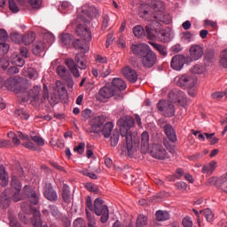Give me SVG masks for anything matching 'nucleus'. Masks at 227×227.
<instances>
[{"label": "nucleus", "instance_id": "nucleus-1", "mask_svg": "<svg viewBox=\"0 0 227 227\" xmlns=\"http://www.w3.org/2000/svg\"><path fill=\"white\" fill-rule=\"evenodd\" d=\"M151 8L153 10V12H150L148 9H145L140 13V17L144 19V20H153L154 22H158L157 28H153V31L156 34V36L160 38V42L168 43V42H170L171 40L169 37L170 35L164 30V28H162L160 22H162V24H171V15L165 12L166 6L160 0H152Z\"/></svg>", "mask_w": 227, "mask_h": 227}, {"label": "nucleus", "instance_id": "nucleus-2", "mask_svg": "<svg viewBox=\"0 0 227 227\" xmlns=\"http://www.w3.org/2000/svg\"><path fill=\"white\" fill-rule=\"evenodd\" d=\"M134 125H136V120L130 115H123L117 121L121 137H122V141L126 143L128 150H132L134 135L130 129H132Z\"/></svg>", "mask_w": 227, "mask_h": 227}, {"label": "nucleus", "instance_id": "nucleus-3", "mask_svg": "<svg viewBox=\"0 0 227 227\" xmlns=\"http://www.w3.org/2000/svg\"><path fill=\"white\" fill-rule=\"evenodd\" d=\"M75 33L78 36H81L82 40L74 39L72 42L74 49L82 51L83 54H87V52H90V46H88L86 43H90L92 40L91 31H90L86 26L80 24L76 27Z\"/></svg>", "mask_w": 227, "mask_h": 227}, {"label": "nucleus", "instance_id": "nucleus-4", "mask_svg": "<svg viewBox=\"0 0 227 227\" xmlns=\"http://www.w3.org/2000/svg\"><path fill=\"white\" fill-rule=\"evenodd\" d=\"M65 64L75 79H79V77H81V72H79V69L86 70L87 68L86 62H84V56L82 54H77L74 57V59H67L65 60Z\"/></svg>", "mask_w": 227, "mask_h": 227}, {"label": "nucleus", "instance_id": "nucleus-5", "mask_svg": "<svg viewBox=\"0 0 227 227\" xmlns=\"http://www.w3.org/2000/svg\"><path fill=\"white\" fill-rule=\"evenodd\" d=\"M4 86L7 90L15 91L18 97H20L27 90V81L20 76H15L14 78L7 79L4 82Z\"/></svg>", "mask_w": 227, "mask_h": 227}, {"label": "nucleus", "instance_id": "nucleus-6", "mask_svg": "<svg viewBox=\"0 0 227 227\" xmlns=\"http://www.w3.org/2000/svg\"><path fill=\"white\" fill-rule=\"evenodd\" d=\"M94 213L96 215H101L100 221L103 224L109 221V207L104 204V200L100 198L94 200Z\"/></svg>", "mask_w": 227, "mask_h": 227}, {"label": "nucleus", "instance_id": "nucleus-7", "mask_svg": "<svg viewBox=\"0 0 227 227\" xmlns=\"http://www.w3.org/2000/svg\"><path fill=\"white\" fill-rule=\"evenodd\" d=\"M158 125L160 129H163L164 134L167 136L170 143H176V141H178L176 131H175V128H173V125H171L168 120L164 118L160 119L158 121Z\"/></svg>", "mask_w": 227, "mask_h": 227}, {"label": "nucleus", "instance_id": "nucleus-8", "mask_svg": "<svg viewBox=\"0 0 227 227\" xmlns=\"http://www.w3.org/2000/svg\"><path fill=\"white\" fill-rule=\"evenodd\" d=\"M158 113L165 118H173L175 116V105L169 101L160 99L157 104Z\"/></svg>", "mask_w": 227, "mask_h": 227}, {"label": "nucleus", "instance_id": "nucleus-9", "mask_svg": "<svg viewBox=\"0 0 227 227\" xmlns=\"http://www.w3.org/2000/svg\"><path fill=\"white\" fill-rule=\"evenodd\" d=\"M176 79H177V85H179L180 88H184V89L194 88V86H196V83L198 82V77H196V74H183V75L177 76Z\"/></svg>", "mask_w": 227, "mask_h": 227}, {"label": "nucleus", "instance_id": "nucleus-10", "mask_svg": "<svg viewBox=\"0 0 227 227\" xmlns=\"http://www.w3.org/2000/svg\"><path fill=\"white\" fill-rule=\"evenodd\" d=\"M40 91H42V86L36 85L30 89L28 91L27 90H25L24 93H21V95H20V98L23 102H27L28 100H30V98L36 102L37 100H40Z\"/></svg>", "mask_w": 227, "mask_h": 227}, {"label": "nucleus", "instance_id": "nucleus-11", "mask_svg": "<svg viewBox=\"0 0 227 227\" xmlns=\"http://www.w3.org/2000/svg\"><path fill=\"white\" fill-rule=\"evenodd\" d=\"M110 86L116 94V100H121L123 98V93L121 91L127 90V83H125V81L121 78H114Z\"/></svg>", "mask_w": 227, "mask_h": 227}, {"label": "nucleus", "instance_id": "nucleus-12", "mask_svg": "<svg viewBox=\"0 0 227 227\" xmlns=\"http://www.w3.org/2000/svg\"><path fill=\"white\" fill-rule=\"evenodd\" d=\"M106 121L105 115H99L92 118L90 120V134H100L102 132V127L104 125V122Z\"/></svg>", "mask_w": 227, "mask_h": 227}, {"label": "nucleus", "instance_id": "nucleus-13", "mask_svg": "<svg viewBox=\"0 0 227 227\" xmlns=\"http://www.w3.org/2000/svg\"><path fill=\"white\" fill-rule=\"evenodd\" d=\"M23 194L27 196L28 201L31 205H38L40 202V193L29 187V185H25L23 188Z\"/></svg>", "mask_w": 227, "mask_h": 227}, {"label": "nucleus", "instance_id": "nucleus-14", "mask_svg": "<svg viewBox=\"0 0 227 227\" xmlns=\"http://www.w3.org/2000/svg\"><path fill=\"white\" fill-rule=\"evenodd\" d=\"M112 97H114V100H116V94L114 92V89L111 87V83L102 87L97 95L98 100L100 101H102V98H111Z\"/></svg>", "mask_w": 227, "mask_h": 227}, {"label": "nucleus", "instance_id": "nucleus-15", "mask_svg": "<svg viewBox=\"0 0 227 227\" xmlns=\"http://www.w3.org/2000/svg\"><path fill=\"white\" fill-rule=\"evenodd\" d=\"M151 155L153 157V159H158L160 160L168 159V152L160 144H156L153 146L151 150Z\"/></svg>", "mask_w": 227, "mask_h": 227}, {"label": "nucleus", "instance_id": "nucleus-16", "mask_svg": "<svg viewBox=\"0 0 227 227\" xmlns=\"http://www.w3.org/2000/svg\"><path fill=\"white\" fill-rule=\"evenodd\" d=\"M141 63L145 68H153L157 63V54L153 51H149L143 59H141Z\"/></svg>", "mask_w": 227, "mask_h": 227}, {"label": "nucleus", "instance_id": "nucleus-17", "mask_svg": "<svg viewBox=\"0 0 227 227\" xmlns=\"http://www.w3.org/2000/svg\"><path fill=\"white\" fill-rule=\"evenodd\" d=\"M130 49L133 54L137 58H140V59H143L145 55L152 50L146 43L132 44Z\"/></svg>", "mask_w": 227, "mask_h": 227}, {"label": "nucleus", "instance_id": "nucleus-18", "mask_svg": "<svg viewBox=\"0 0 227 227\" xmlns=\"http://www.w3.org/2000/svg\"><path fill=\"white\" fill-rule=\"evenodd\" d=\"M189 52L190 59H192V61H198L199 59H201V58H203V55L205 54V50L200 44H193L190 47Z\"/></svg>", "mask_w": 227, "mask_h": 227}, {"label": "nucleus", "instance_id": "nucleus-19", "mask_svg": "<svg viewBox=\"0 0 227 227\" xmlns=\"http://www.w3.org/2000/svg\"><path fill=\"white\" fill-rule=\"evenodd\" d=\"M42 214L43 215H44V217H49V215H51L52 217H54V219L59 221L63 213L59 211V207H58V206L54 204H50L48 206V209H43Z\"/></svg>", "mask_w": 227, "mask_h": 227}, {"label": "nucleus", "instance_id": "nucleus-20", "mask_svg": "<svg viewBox=\"0 0 227 227\" xmlns=\"http://www.w3.org/2000/svg\"><path fill=\"white\" fill-rule=\"evenodd\" d=\"M43 194L48 201H51V203H56V201H58V192H56L51 184L45 185Z\"/></svg>", "mask_w": 227, "mask_h": 227}, {"label": "nucleus", "instance_id": "nucleus-21", "mask_svg": "<svg viewBox=\"0 0 227 227\" xmlns=\"http://www.w3.org/2000/svg\"><path fill=\"white\" fill-rule=\"evenodd\" d=\"M121 73L122 75H124L125 79H127L129 82H131V84L137 82L139 75L137 74V72H136V70H134L129 66L125 67L122 69Z\"/></svg>", "mask_w": 227, "mask_h": 227}, {"label": "nucleus", "instance_id": "nucleus-22", "mask_svg": "<svg viewBox=\"0 0 227 227\" xmlns=\"http://www.w3.org/2000/svg\"><path fill=\"white\" fill-rule=\"evenodd\" d=\"M185 65V57L184 55H176L172 58L170 67L173 70L180 71Z\"/></svg>", "mask_w": 227, "mask_h": 227}, {"label": "nucleus", "instance_id": "nucleus-23", "mask_svg": "<svg viewBox=\"0 0 227 227\" xmlns=\"http://www.w3.org/2000/svg\"><path fill=\"white\" fill-rule=\"evenodd\" d=\"M140 145H141L142 153H146V152L150 150V134L148 133V131H144L141 134Z\"/></svg>", "mask_w": 227, "mask_h": 227}, {"label": "nucleus", "instance_id": "nucleus-24", "mask_svg": "<svg viewBox=\"0 0 227 227\" xmlns=\"http://www.w3.org/2000/svg\"><path fill=\"white\" fill-rule=\"evenodd\" d=\"M8 40V32L4 29H0V49L6 53L10 51V44L6 43Z\"/></svg>", "mask_w": 227, "mask_h": 227}, {"label": "nucleus", "instance_id": "nucleus-25", "mask_svg": "<svg viewBox=\"0 0 227 227\" xmlns=\"http://www.w3.org/2000/svg\"><path fill=\"white\" fill-rule=\"evenodd\" d=\"M61 197L63 201L67 205L72 201V193L70 192V187L67 184H63Z\"/></svg>", "mask_w": 227, "mask_h": 227}, {"label": "nucleus", "instance_id": "nucleus-26", "mask_svg": "<svg viewBox=\"0 0 227 227\" xmlns=\"http://www.w3.org/2000/svg\"><path fill=\"white\" fill-rule=\"evenodd\" d=\"M149 43L150 45H152V47H153V49H155V51L159 52L160 56H163L164 58L168 56V47L153 42H150Z\"/></svg>", "mask_w": 227, "mask_h": 227}, {"label": "nucleus", "instance_id": "nucleus-27", "mask_svg": "<svg viewBox=\"0 0 227 227\" xmlns=\"http://www.w3.org/2000/svg\"><path fill=\"white\" fill-rule=\"evenodd\" d=\"M113 129H114V124L113 122L108 121L106 122L103 129H101V132L106 138L111 137V134L113 133Z\"/></svg>", "mask_w": 227, "mask_h": 227}, {"label": "nucleus", "instance_id": "nucleus-28", "mask_svg": "<svg viewBox=\"0 0 227 227\" xmlns=\"http://www.w3.org/2000/svg\"><path fill=\"white\" fill-rule=\"evenodd\" d=\"M35 40H36V34L29 32L22 36L21 43H24V45H31Z\"/></svg>", "mask_w": 227, "mask_h": 227}, {"label": "nucleus", "instance_id": "nucleus-29", "mask_svg": "<svg viewBox=\"0 0 227 227\" xmlns=\"http://www.w3.org/2000/svg\"><path fill=\"white\" fill-rule=\"evenodd\" d=\"M73 38L74 36L71 34H61L59 35V43L64 47H69L70 43H72Z\"/></svg>", "mask_w": 227, "mask_h": 227}, {"label": "nucleus", "instance_id": "nucleus-30", "mask_svg": "<svg viewBox=\"0 0 227 227\" xmlns=\"http://www.w3.org/2000/svg\"><path fill=\"white\" fill-rule=\"evenodd\" d=\"M6 194H8V190L3 192L0 196V206L4 208H8L10 207V203H12V200H10V198H8V195Z\"/></svg>", "mask_w": 227, "mask_h": 227}, {"label": "nucleus", "instance_id": "nucleus-31", "mask_svg": "<svg viewBox=\"0 0 227 227\" xmlns=\"http://www.w3.org/2000/svg\"><path fill=\"white\" fill-rule=\"evenodd\" d=\"M120 136H121V131H119L118 129H114V131L110 135L111 146H114V147L118 146V143L120 141Z\"/></svg>", "mask_w": 227, "mask_h": 227}, {"label": "nucleus", "instance_id": "nucleus-32", "mask_svg": "<svg viewBox=\"0 0 227 227\" xmlns=\"http://www.w3.org/2000/svg\"><path fill=\"white\" fill-rule=\"evenodd\" d=\"M38 73L36 72V69L33 67H25L22 70V75L24 77H28V79H36V75Z\"/></svg>", "mask_w": 227, "mask_h": 227}, {"label": "nucleus", "instance_id": "nucleus-33", "mask_svg": "<svg viewBox=\"0 0 227 227\" xmlns=\"http://www.w3.org/2000/svg\"><path fill=\"white\" fill-rule=\"evenodd\" d=\"M0 180L2 182V187L8 185V173H6V168L3 165L0 166Z\"/></svg>", "mask_w": 227, "mask_h": 227}, {"label": "nucleus", "instance_id": "nucleus-34", "mask_svg": "<svg viewBox=\"0 0 227 227\" xmlns=\"http://www.w3.org/2000/svg\"><path fill=\"white\" fill-rule=\"evenodd\" d=\"M43 51H45V43L42 41L37 42L33 48V53L35 56H41Z\"/></svg>", "mask_w": 227, "mask_h": 227}, {"label": "nucleus", "instance_id": "nucleus-35", "mask_svg": "<svg viewBox=\"0 0 227 227\" xmlns=\"http://www.w3.org/2000/svg\"><path fill=\"white\" fill-rule=\"evenodd\" d=\"M217 167V162L215 160L210 161L207 165H204L202 168V173H207V175H212L214 169Z\"/></svg>", "mask_w": 227, "mask_h": 227}, {"label": "nucleus", "instance_id": "nucleus-36", "mask_svg": "<svg viewBox=\"0 0 227 227\" xmlns=\"http://www.w3.org/2000/svg\"><path fill=\"white\" fill-rule=\"evenodd\" d=\"M14 116L17 120H29V114L24 109H18L14 112Z\"/></svg>", "mask_w": 227, "mask_h": 227}, {"label": "nucleus", "instance_id": "nucleus-37", "mask_svg": "<svg viewBox=\"0 0 227 227\" xmlns=\"http://www.w3.org/2000/svg\"><path fill=\"white\" fill-rule=\"evenodd\" d=\"M40 211H35L33 217L31 218V223L34 227H42V218L40 217Z\"/></svg>", "mask_w": 227, "mask_h": 227}, {"label": "nucleus", "instance_id": "nucleus-38", "mask_svg": "<svg viewBox=\"0 0 227 227\" xmlns=\"http://www.w3.org/2000/svg\"><path fill=\"white\" fill-rule=\"evenodd\" d=\"M156 221H168L169 220V213L168 211L158 210L155 213Z\"/></svg>", "mask_w": 227, "mask_h": 227}, {"label": "nucleus", "instance_id": "nucleus-39", "mask_svg": "<svg viewBox=\"0 0 227 227\" xmlns=\"http://www.w3.org/2000/svg\"><path fill=\"white\" fill-rule=\"evenodd\" d=\"M133 34L137 38H143L145 36V28H144L141 25L135 26L133 27Z\"/></svg>", "mask_w": 227, "mask_h": 227}, {"label": "nucleus", "instance_id": "nucleus-40", "mask_svg": "<svg viewBox=\"0 0 227 227\" xmlns=\"http://www.w3.org/2000/svg\"><path fill=\"white\" fill-rule=\"evenodd\" d=\"M205 59L209 63H212L215 59V51L212 48H207L205 51Z\"/></svg>", "mask_w": 227, "mask_h": 227}, {"label": "nucleus", "instance_id": "nucleus-41", "mask_svg": "<svg viewBox=\"0 0 227 227\" xmlns=\"http://www.w3.org/2000/svg\"><path fill=\"white\" fill-rule=\"evenodd\" d=\"M111 74V67L107 64L99 66V77H107Z\"/></svg>", "mask_w": 227, "mask_h": 227}, {"label": "nucleus", "instance_id": "nucleus-42", "mask_svg": "<svg viewBox=\"0 0 227 227\" xmlns=\"http://www.w3.org/2000/svg\"><path fill=\"white\" fill-rule=\"evenodd\" d=\"M11 186L15 191H22V184H20V181L16 176H12Z\"/></svg>", "mask_w": 227, "mask_h": 227}, {"label": "nucleus", "instance_id": "nucleus-43", "mask_svg": "<svg viewBox=\"0 0 227 227\" xmlns=\"http://www.w3.org/2000/svg\"><path fill=\"white\" fill-rule=\"evenodd\" d=\"M148 224V217L145 215H138L136 222V227H144Z\"/></svg>", "mask_w": 227, "mask_h": 227}, {"label": "nucleus", "instance_id": "nucleus-44", "mask_svg": "<svg viewBox=\"0 0 227 227\" xmlns=\"http://www.w3.org/2000/svg\"><path fill=\"white\" fill-rule=\"evenodd\" d=\"M194 35L191 31H185L181 34V41L184 43H191L192 42Z\"/></svg>", "mask_w": 227, "mask_h": 227}, {"label": "nucleus", "instance_id": "nucleus-45", "mask_svg": "<svg viewBox=\"0 0 227 227\" xmlns=\"http://www.w3.org/2000/svg\"><path fill=\"white\" fill-rule=\"evenodd\" d=\"M202 212L207 223H212V221H214V213L212 212V209L206 208L205 210H200V214H202Z\"/></svg>", "mask_w": 227, "mask_h": 227}, {"label": "nucleus", "instance_id": "nucleus-46", "mask_svg": "<svg viewBox=\"0 0 227 227\" xmlns=\"http://www.w3.org/2000/svg\"><path fill=\"white\" fill-rule=\"evenodd\" d=\"M10 38L12 42H14V43H22V35L19 32L11 33Z\"/></svg>", "mask_w": 227, "mask_h": 227}, {"label": "nucleus", "instance_id": "nucleus-47", "mask_svg": "<svg viewBox=\"0 0 227 227\" xmlns=\"http://www.w3.org/2000/svg\"><path fill=\"white\" fill-rule=\"evenodd\" d=\"M179 95L181 98H178L177 103L181 107H187L189 104V100L187 99V97H185V94L184 92H179Z\"/></svg>", "mask_w": 227, "mask_h": 227}, {"label": "nucleus", "instance_id": "nucleus-48", "mask_svg": "<svg viewBox=\"0 0 227 227\" xmlns=\"http://www.w3.org/2000/svg\"><path fill=\"white\" fill-rule=\"evenodd\" d=\"M153 29H157V27H151V26H145V35L147 36L148 40H153L155 38V34L152 31H155Z\"/></svg>", "mask_w": 227, "mask_h": 227}, {"label": "nucleus", "instance_id": "nucleus-49", "mask_svg": "<svg viewBox=\"0 0 227 227\" xmlns=\"http://www.w3.org/2000/svg\"><path fill=\"white\" fill-rule=\"evenodd\" d=\"M220 65L223 68H227V49L220 53Z\"/></svg>", "mask_w": 227, "mask_h": 227}, {"label": "nucleus", "instance_id": "nucleus-50", "mask_svg": "<svg viewBox=\"0 0 227 227\" xmlns=\"http://www.w3.org/2000/svg\"><path fill=\"white\" fill-rule=\"evenodd\" d=\"M91 116H93V111H91L90 109H85L83 111H82V120L83 121H88V120H90V118H91Z\"/></svg>", "mask_w": 227, "mask_h": 227}, {"label": "nucleus", "instance_id": "nucleus-51", "mask_svg": "<svg viewBox=\"0 0 227 227\" xmlns=\"http://www.w3.org/2000/svg\"><path fill=\"white\" fill-rule=\"evenodd\" d=\"M191 72L192 74L194 75V74H203V72H205V67H203L200 64H196L195 66H193L191 68Z\"/></svg>", "mask_w": 227, "mask_h": 227}, {"label": "nucleus", "instance_id": "nucleus-52", "mask_svg": "<svg viewBox=\"0 0 227 227\" xmlns=\"http://www.w3.org/2000/svg\"><path fill=\"white\" fill-rule=\"evenodd\" d=\"M73 227H88L82 217H78L73 222Z\"/></svg>", "mask_w": 227, "mask_h": 227}, {"label": "nucleus", "instance_id": "nucleus-53", "mask_svg": "<svg viewBox=\"0 0 227 227\" xmlns=\"http://www.w3.org/2000/svg\"><path fill=\"white\" fill-rule=\"evenodd\" d=\"M27 3L34 10H40L42 6V0H27Z\"/></svg>", "mask_w": 227, "mask_h": 227}, {"label": "nucleus", "instance_id": "nucleus-54", "mask_svg": "<svg viewBox=\"0 0 227 227\" xmlns=\"http://www.w3.org/2000/svg\"><path fill=\"white\" fill-rule=\"evenodd\" d=\"M86 215H87V219L89 221L88 227L95 226V224H97V220L95 219V216H93L90 213V211H88V209H86Z\"/></svg>", "mask_w": 227, "mask_h": 227}, {"label": "nucleus", "instance_id": "nucleus-55", "mask_svg": "<svg viewBox=\"0 0 227 227\" xmlns=\"http://www.w3.org/2000/svg\"><path fill=\"white\" fill-rule=\"evenodd\" d=\"M9 10L13 13H19V5H17L15 0H9Z\"/></svg>", "mask_w": 227, "mask_h": 227}, {"label": "nucleus", "instance_id": "nucleus-56", "mask_svg": "<svg viewBox=\"0 0 227 227\" xmlns=\"http://www.w3.org/2000/svg\"><path fill=\"white\" fill-rule=\"evenodd\" d=\"M60 221L62 223V226L64 227L72 226V221H70V218H68L67 215L62 214V216L60 217Z\"/></svg>", "mask_w": 227, "mask_h": 227}, {"label": "nucleus", "instance_id": "nucleus-57", "mask_svg": "<svg viewBox=\"0 0 227 227\" xmlns=\"http://www.w3.org/2000/svg\"><path fill=\"white\" fill-rule=\"evenodd\" d=\"M88 12L90 13V17H100V12L95 6L89 7Z\"/></svg>", "mask_w": 227, "mask_h": 227}, {"label": "nucleus", "instance_id": "nucleus-58", "mask_svg": "<svg viewBox=\"0 0 227 227\" xmlns=\"http://www.w3.org/2000/svg\"><path fill=\"white\" fill-rule=\"evenodd\" d=\"M32 141H34L35 144L37 145V146H43L45 145V142L43 141V138L39 136H32L31 137Z\"/></svg>", "mask_w": 227, "mask_h": 227}, {"label": "nucleus", "instance_id": "nucleus-59", "mask_svg": "<svg viewBox=\"0 0 227 227\" xmlns=\"http://www.w3.org/2000/svg\"><path fill=\"white\" fill-rule=\"evenodd\" d=\"M84 148H86L85 143H80L78 146L74 148V152H77L80 155H82L84 153Z\"/></svg>", "mask_w": 227, "mask_h": 227}, {"label": "nucleus", "instance_id": "nucleus-60", "mask_svg": "<svg viewBox=\"0 0 227 227\" xmlns=\"http://www.w3.org/2000/svg\"><path fill=\"white\" fill-rule=\"evenodd\" d=\"M57 74L59 77H65V75H67V67H65V66H58Z\"/></svg>", "mask_w": 227, "mask_h": 227}, {"label": "nucleus", "instance_id": "nucleus-61", "mask_svg": "<svg viewBox=\"0 0 227 227\" xmlns=\"http://www.w3.org/2000/svg\"><path fill=\"white\" fill-rule=\"evenodd\" d=\"M23 199H24V196H22L20 194V191L16 190L13 192L12 200H13V201H15V203H17L18 201H21V200H23Z\"/></svg>", "mask_w": 227, "mask_h": 227}, {"label": "nucleus", "instance_id": "nucleus-62", "mask_svg": "<svg viewBox=\"0 0 227 227\" xmlns=\"http://www.w3.org/2000/svg\"><path fill=\"white\" fill-rule=\"evenodd\" d=\"M8 67H10V60L6 58L0 59V67L6 70Z\"/></svg>", "mask_w": 227, "mask_h": 227}, {"label": "nucleus", "instance_id": "nucleus-63", "mask_svg": "<svg viewBox=\"0 0 227 227\" xmlns=\"http://www.w3.org/2000/svg\"><path fill=\"white\" fill-rule=\"evenodd\" d=\"M212 98H215L216 100H219L220 98H223V97H226L227 98V91L224 92H214L211 95Z\"/></svg>", "mask_w": 227, "mask_h": 227}, {"label": "nucleus", "instance_id": "nucleus-64", "mask_svg": "<svg viewBox=\"0 0 227 227\" xmlns=\"http://www.w3.org/2000/svg\"><path fill=\"white\" fill-rule=\"evenodd\" d=\"M182 223L184 227H192V219L190 216L184 217Z\"/></svg>", "mask_w": 227, "mask_h": 227}]
</instances>
